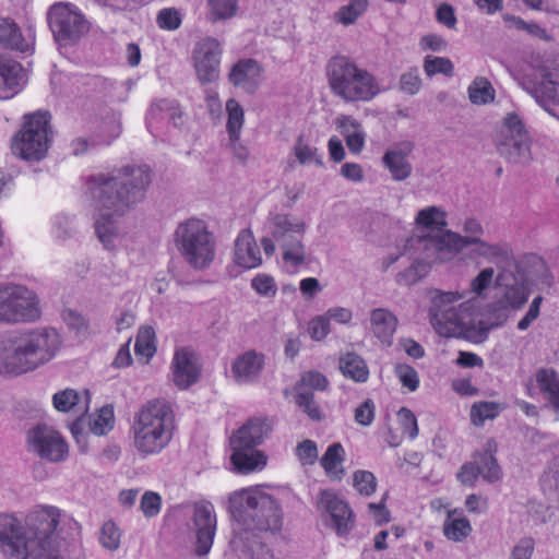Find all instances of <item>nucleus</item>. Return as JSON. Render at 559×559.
Returning <instances> with one entry per match:
<instances>
[{
    "mask_svg": "<svg viewBox=\"0 0 559 559\" xmlns=\"http://www.w3.org/2000/svg\"><path fill=\"white\" fill-rule=\"evenodd\" d=\"M397 421L402 429L403 435L407 436L409 440L417 438L419 429L415 414L407 407H402L397 412Z\"/></svg>",
    "mask_w": 559,
    "mask_h": 559,
    "instance_id": "obj_55",
    "label": "nucleus"
},
{
    "mask_svg": "<svg viewBox=\"0 0 559 559\" xmlns=\"http://www.w3.org/2000/svg\"><path fill=\"white\" fill-rule=\"evenodd\" d=\"M280 247L283 250L285 265L296 270L306 262V250L301 238L283 242Z\"/></svg>",
    "mask_w": 559,
    "mask_h": 559,
    "instance_id": "obj_41",
    "label": "nucleus"
},
{
    "mask_svg": "<svg viewBox=\"0 0 559 559\" xmlns=\"http://www.w3.org/2000/svg\"><path fill=\"white\" fill-rule=\"evenodd\" d=\"M429 299L430 323L437 334L444 338L454 336V293L430 289Z\"/></svg>",
    "mask_w": 559,
    "mask_h": 559,
    "instance_id": "obj_16",
    "label": "nucleus"
},
{
    "mask_svg": "<svg viewBox=\"0 0 559 559\" xmlns=\"http://www.w3.org/2000/svg\"><path fill=\"white\" fill-rule=\"evenodd\" d=\"M338 128L348 150L355 154L359 153L365 145V133L360 123L352 117L343 116L338 119Z\"/></svg>",
    "mask_w": 559,
    "mask_h": 559,
    "instance_id": "obj_36",
    "label": "nucleus"
},
{
    "mask_svg": "<svg viewBox=\"0 0 559 559\" xmlns=\"http://www.w3.org/2000/svg\"><path fill=\"white\" fill-rule=\"evenodd\" d=\"M403 254L413 259V263L404 271L397 273L396 283L402 286H412L426 277L433 264L449 261L450 259H430L423 250H408L407 242L404 245Z\"/></svg>",
    "mask_w": 559,
    "mask_h": 559,
    "instance_id": "obj_22",
    "label": "nucleus"
},
{
    "mask_svg": "<svg viewBox=\"0 0 559 559\" xmlns=\"http://www.w3.org/2000/svg\"><path fill=\"white\" fill-rule=\"evenodd\" d=\"M28 450L50 462L63 461L68 445L61 435L50 427L39 425L27 433Z\"/></svg>",
    "mask_w": 559,
    "mask_h": 559,
    "instance_id": "obj_15",
    "label": "nucleus"
},
{
    "mask_svg": "<svg viewBox=\"0 0 559 559\" xmlns=\"http://www.w3.org/2000/svg\"><path fill=\"white\" fill-rule=\"evenodd\" d=\"M47 19L55 39L61 45L78 41L90 28L81 10L72 3H55L49 8Z\"/></svg>",
    "mask_w": 559,
    "mask_h": 559,
    "instance_id": "obj_13",
    "label": "nucleus"
},
{
    "mask_svg": "<svg viewBox=\"0 0 559 559\" xmlns=\"http://www.w3.org/2000/svg\"><path fill=\"white\" fill-rule=\"evenodd\" d=\"M498 154L518 167H527L533 160L532 139L519 115L508 114L496 140Z\"/></svg>",
    "mask_w": 559,
    "mask_h": 559,
    "instance_id": "obj_11",
    "label": "nucleus"
},
{
    "mask_svg": "<svg viewBox=\"0 0 559 559\" xmlns=\"http://www.w3.org/2000/svg\"><path fill=\"white\" fill-rule=\"evenodd\" d=\"M452 69V62L448 58L427 56L424 60V70L428 76L436 74L450 75Z\"/></svg>",
    "mask_w": 559,
    "mask_h": 559,
    "instance_id": "obj_56",
    "label": "nucleus"
},
{
    "mask_svg": "<svg viewBox=\"0 0 559 559\" xmlns=\"http://www.w3.org/2000/svg\"><path fill=\"white\" fill-rule=\"evenodd\" d=\"M51 233L60 242H64L66 240L74 237L76 234L74 217L63 213L55 215L52 218Z\"/></svg>",
    "mask_w": 559,
    "mask_h": 559,
    "instance_id": "obj_45",
    "label": "nucleus"
},
{
    "mask_svg": "<svg viewBox=\"0 0 559 559\" xmlns=\"http://www.w3.org/2000/svg\"><path fill=\"white\" fill-rule=\"evenodd\" d=\"M447 214L439 206H427L415 217L414 234L406 239L408 250H423L430 259L454 257V234L447 228Z\"/></svg>",
    "mask_w": 559,
    "mask_h": 559,
    "instance_id": "obj_8",
    "label": "nucleus"
},
{
    "mask_svg": "<svg viewBox=\"0 0 559 559\" xmlns=\"http://www.w3.org/2000/svg\"><path fill=\"white\" fill-rule=\"evenodd\" d=\"M22 66L7 56L0 55V99H10L23 87Z\"/></svg>",
    "mask_w": 559,
    "mask_h": 559,
    "instance_id": "obj_27",
    "label": "nucleus"
},
{
    "mask_svg": "<svg viewBox=\"0 0 559 559\" xmlns=\"http://www.w3.org/2000/svg\"><path fill=\"white\" fill-rule=\"evenodd\" d=\"M295 401L298 407L301 408L311 420H320L322 418L321 409L314 401L312 392L295 391Z\"/></svg>",
    "mask_w": 559,
    "mask_h": 559,
    "instance_id": "obj_54",
    "label": "nucleus"
},
{
    "mask_svg": "<svg viewBox=\"0 0 559 559\" xmlns=\"http://www.w3.org/2000/svg\"><path fill=\"white\" fill-rule=\"evenodd\" d=\"M52 131L47 111L24 115L20 130L11 141L12 153L25 160H40L48 152Z\"/></svg>",
    "mask_w": 559,
    "mask_h": 559,
    "instance_id": "obj_10",
    "label": "nucleus"
},
{
    "mask_svg": "<svg viewBox=\"0 0 559 559\" xmlns=\"http://www.w3.org/2000/svg\"><path fill=\"white\" fill-rule=\"evenodd\" d=\"M52 404L58 412L68 413L75 409L76 412L87 411L90 404V392L84 391L80 395L73 389L59 391L52 396Z\"/></svg>",
    "mask_w": 559,
    "mask_h": 559,
    "instance_id": "obj_35",
    "label": "nucleus"
},
{
    "mask_svg": "<svg viewBox=\"0 0 559 559\" xmlns=\"http://www.w3.org/2000/svg\"><path fill=\"white\" fill-rule=\"evenodd\" d=\"M229 82L246 94H254L264 81V68L254 59H239L228 73Z\"/></svg>",
    "mask_w": 559,
    "mask_h": 559,
    "instance_id": "obj_19",
    "label": "nucleus"
},
{
    "mask_svg": "<svg viewBox=\"0 0 559 559\" xmlns=\"http://www.w3.org/2000/svg\"><path fill=\"white\" fill-rule=\"evenodd\" d=\"M0 43L8 48L26 52L33 46V38L25 39L12 20L0 16Z\"/></svg>",
    "mask_w": 559,
    "mask_h": 559,
    "instance_id": "obj_34",
    "label": "nucleus"
},
{
    "mask_svg": "<svg viewBox=\"0 0 559 559\" xmlns=\"http://www.w3.org/2000/svg\"><path fill=\"white\" fill-rule=\"evenodd\" d=\"M344 460V449L341 443H333L321 457L320 463L329 476L337 475V466Z\"/></svg>",
    "mask_w": 559,
    "mask_h": 559,
    "instance_id": "obj_51",
    "label": "nucleus"
},
{
    "mask_svg": "<svg viewBox=\"0 0 559 559\" xmlns=\"http://www.w3.org/2000/svg\"><path fill=\"white\" fill-rule=\"evenodd\" d=\"M294 154L300 165L323 166L321 155L317 147L310 145L302 136H299L294 145Z\"/></svg>",
    "mask_w": 559,
    "mask_h": 559,
    "instance_id": "obj_46",
    "label": "nucleus"
},
{
    "mask_svg": "<svg viewBox=\"0 0 559 559\" xmlns=\"http://www.w3.org/2000/svg\"><path fill=\"white\" fill-rule=\"evenodd\" d=\"M338 366L344 377L357 383H365L369 379V368L366 360L355 352L342 354Z\"/></svg>",
    "mask_w": 559,
    "mask_h": 559,
    "instance_id": "obj_33",
    "label": "nucleus"
},
{
    "mask_svg": "<svg viewBox=\"0 0 559 559\" xmlns=\"http://www.w3.org/2000/svg\"><path fill=\"white\" fill-rule=\"evenodd\" d=\"M317 508L331 518L337 535L345 536L354 527L355 516L350 507L335 491L321 490L317 497Z\"/></svg>",
    "mask_w": 559,
    "mask_h": 559,
    "instance_id": "obj_18",
    "label": "nucleus"
},
{
    "mask_svg": "<svg viewBox=\"0 0 559 559\" xmlns=\"http://www.w3.org/2000/svg\"><path fill=\"white\" fill-rule=\"evenodd\" d=\"M476 466L479 468L480 476L489 483H495L501 478V468L491 453L485 452L481 454Z\"/></svg>",
    "mask_w": 559,
    "mask_h": 559,
    "instance_id": "obj_50",
    "label": "nucleus"
},
{
    "mask_svg": "<svg viewBox=\"0 0 559 559\" xmlns=\"http://www.w3.org/2000/svg\"><path fill=\"white\" fill-rule=\"evenodd\" d=\"M228 510L233 519L249 531L275 534L283 527L278 502L271 495L254 488H242L230 493Z\"/></svg>",
    "mask_w": 559,
    "mask_h": 559,
    "instance_id": "obj_6",
    "label": "nucleus"
},
{
    "mask_svg": "<svg viewBox=\"0 0 559 559\" xmlns=\"http://www.w3.org/2000/svg\"><path fill=\"white\" fill-rule=\"evenodd\" d=\"M296 455L302 465H313L318 460L317 444L312 440H304L296 448Z\"/></svg>",
    "mask_w": 559,
    "mask_h": 559,
    "instance_id": "obj_60",
    "label": "nucleus"
},
{
    "mask_svg": "<svg viewBox=\"0 0 559 559\" xmlns=\"http://www.w3.org/2000/svg\"><path fill=\"white\" fill-rule=\"evenodd\" d=\"M394 373L403 388H406L409 392H415L419 388L420 380L418 372L412 366L407 364H396Z\"/></svg>",
    "mask_w": 559,
    "mask_h": 559,
    "instance_id": "obj_53",
    "label": "nucleus"
},
{
    "mask_svg": "<svg viewBox=\"0 0 559 559\" xmlns=\"http://www.w3.org/2000/svg\"><path fill=\"white\" fill-rule=\"evenodd\" d=\"M399 320L385 308H376L370 312V330L372 335L384 346H391Z\"/></svg>",
    "mask_w": 559,
    "mask_h": 559,
    "instance_id": "obj_28",
    "label": "nucleus"
},
{
    "mask_svg": "<svg viewBox=\"0 0 559 559\" xmlns=\"http://www.w3.org/2000/svg\"><path fill=\"white\" fill-rule=\"evenodd\" d=\"M234 262L246 270L262 264L261 251L251 230L242 229L238 234L235 240Z\"/></svg>",
    "mask_w": 559,
    "mask_h": 559,
    "instance_id": "obj_26",
    "label": "nucleus"
},
{
    "mask_svg": "<svg viewBox=\"0 0 559 559\" xmlns=\"http://www.w3.org/2000/svg\"><path fill=\"white\" fill-rule=\"evenodd\" d=\"M226 111H227V123L226 129L228 132V136H233L237 139V134H241V130L245 122V111L240 104L230 98L226 102Z\"/></svg>",
    "mask_w": 559,
    "mask_h": 559,
    "instance_id": "obj_44",
    "label": "nucleus"
},
{
    "mask_svg": "<svg viewBox=\"0 0 559 559\" xmlns=\"http://www.w3.org/2000/svg\"><path fill=\"white\" fill-rule=\"evenodd\" d=\"M495 278V270L492 267L483 269L469 283L468 293L474 297L469 302L475 301L476 298L486 297V292L489 289Z\"/></svg>",
    "mask_w": 559,
    "mask_h": 559,
    "instance_id": "obj_48",
    "label": "nucleus"
},
{
    "mask_svg": "<svg viewBox=\"0 0 559 559\" xmlns=\"http://www.w3.org/2000/svg\"><path fill=\"white\" fill-rule=\"evenodd\" d=\"M487 241H484L480 237L463 236L456 233L455 238V250L456 258H469L477 259L484 258L486 252Z\"/></svg>",
    "mask_w": 559,
    "mask_h": 559,
    "instance_id": "obj_37",
    "label": "nucleus"
},
{
    "mask_svg": "<svg viewBox=\"0 0 559 559\" xmlns=\"http://www.w3.org/2000/svg\"><path fill=\"white\" fill-rule=\"evenodd\" d=\"M540 481L545 491H555L559 496V459L554 466L545 472Z\"/></svg>",
    "mask_w": 559,
    "mask_h": 559,
    "instance_id": "obj_64",
    "label": "nucleus"
},
{
    "mask_svg": "<svg viewBox=\"0 0 559 559\" xmlns=\"http://www.w3.org/2000/svg\"><path fill=\"white\" fill-rule=\"evenodd\" d=\"M263 367L264 355L255 350H247L235 358L230 371L238 384H251L258 381Z\"/></svg>",
    "mask_w": 559,
    "mask_h": 559,
    "instance_id": "obj_24",
    "label": "nucleus"
},
{
    "mask_svg": "<svg viewBox=\"0 0 559 559\" xmlns=\"http://www.w3.org/2000/svg\"><path fill=\"white\" fill-rule=\"evenodd\" d=\"M353 486L361 496L370 497L377 489V478L371 472L359 469L353 474Z\"/></svg>",
    "mask_w": 559,
    "mask_h": 559,
    "instance_id": "obj_52",
    "label": "nucleus"
},
{
    "mask_svg": "<svg viewBox=\"0 0 559 559\" xmlns=\"http://www.w3.org/2000/svg\"><path fill=\"white\" fill-rule=\"evenodd\" d=\"M485 259L496 264L501 270H510L512 262L516 261L512 254L511 248L507 243L487 242Z\"/></svg>",
    "mask_w": 559,
    "mask_h": 559,
    "instance_id": "obj_39",
    "label": "nucleus"
},
{
    "mask_svg": "<svg viewBox=\"0 0 559 559\" xmlns=\"http://www.w3.org/2000/svg\"><path fill=\"white\" fill-rule=\"evenodd\" d=\"M134 350L146 359L153 357L156 352L155 331L152 326H142L136 335Z\"/></svg>",
    "mask_w": 559,
    "mask_h": 559,
    "instance_id": "obj_47",
    "label": "nucleus"
},
{
    "mask_svg": "<svg viewBox=\"0 0 559 559\" xmlns=\"http://www.w3.org/2000/svg\"><path fill=\"white\" fill-rule=\"evenodd\" d=\"M192 523L197 538L194 551L198 556L207 555L216 534L217 519L214 506L210 501L194 503Z\"/></svg>",
    "mask_w": 559,
    "mask_h": 559,
    "instance_id": "obj_17",
    "label": "nucleus"
},
{
    "mask_svg": "<svg viewBox=\"0 0 559 559\" xmlns=\"http://www.w3.org/2000/svg\"><path fill=\"white\" fill-rule=\"evenodd\" d=\"M496 285L501 295L491 306V313L487 320H475L473 314L468 320L464 312V304L456 309V337L479 344L487 337L491 329L501 326L508 320L510 310H521L530 297V287L524 275H515L510 270H501L496 277Z\"/></svg>",
    "mask_w": 559,
    "mask_h": 559,
    "instance_id": "obj_3",
    "label": "nucleus"
},
{
    "mask_svg": "<svg viewBox=\"0 0 559 559\" xmlns=\"http://www.w3.org/2000/svg\"><path fill=\"white\" fill-rule=\"evenodd\" d=\"M251 287L263 297H274L277 292L274 277L265 273L257 274L251 280Z\"/></svg>",
    "mask_w": 559,
    "mask_h": 559,
    "instance_id": "obj_57",
    "label": "nucleus"
},
{
    "mask_svg": "<svg viewBox=\"0 0 559 559\" xmlns=\"http://www.w3.org/2000/svg\"><path fill=\"white\" fill-rule=\"evenodd\" d=\"M538 105H559V64L544 67L540 80L526 88Z\"/></svg>",
    "mask_w": 559,
    "mask_h": 559,
    "instance_id": "obj_23",
    "label": "nucleus"
},
{
    "mask_svg": "<svg viewBox=\"0 0 559 559\" xmlns=\"http://www.w3.org/2000/svg\"><path fill=\"white\" fill-rule=\"evenodd\" d=\"M120 531L112 521L104 523L99 536L100 544L109 549L116 550L120 545Z\"/></svg>",
    "mask_w": 559,
    "mask_h": 559,
    "instance_id": "obj_59",
    "label": "nucleus"
},
{
    "mask_svg": "<svg viewBox=\"0 0 559 559\" xmlns=\"http://www.w3.org/2000/svg\"><path fill=\"white\" fill-rule=\"evenodd\" d=\"M61 346L55 329H35L0 336V372L21 374L51 360Z\"/></svg>",
    "mask_w": 559,
    "mask_h": 559,
    "instance_id": "obj_4",
    "label": "nucleus"
},
{
    "mask_svg": "<svg viewBox=\"0 0 559 559\" xmlns=\"http://www.w3.org/2000/svg\"><path fill=\"white\" fill-rule=\"evenodd\" d=\"M222 52V46L216 38L205 37L195 44L192 60L201 84L213 83L219 78Z\"/></svg>",
    "mask_w": 559,
    "mask_h": 559,
    "instance_id": "obj_14",
    "label": "nucleus"
},
{
    "mask_svg": "<svg viewBox=\"0 0 559 559\" xmlns=\"http://www.w3.org/2000/svg\"><path fill=\"white\" fill-rule=\"evenodd\" d=\"M401 91L408 95H416L421 88V79L417 69L402 74L400 79Z\"/></svg>",
    "mask_w": 559,
    "mask_h": 559,
    "instance_id": "obj_61",
    "label": "nucleus"
},
{
    "mask_svg": "<svg viewBox=\"0 0 559 559\" xmlns=\"http://www.w3.org/2000/svg\"><path fill=\"white\" fill-rule=\"evenodd\" d=\"M411 150L409 144L403 146L399 144L388 150L382 157L383 165L395 181H403L412 174V165L408 160Z\"/></svg>",
    "mask_w": 559,
    "mask_h": 559,
    "instance_id": "obj_29",
    "label": "nucleus"
},
{
    "mask_svg": "<svg viewBox=\"0 0 559 559\" xmlns=\"http://www.w3.org/2000/svg\"><path fill=\"white\" fill-rule=\"evenodd\" d=\"M502 408L499 403L496 402H476L471 407V421L473 425L480 427L488 419H495Z\"/></svg>",
    "mask_w": 559,
    "mask_h": 559,
    "instance_id": "obj_42",
    "label": "nucleus"
},
{
    "mask_svg": "<svg viewBox=\"0 0 559 559\" xmlns=\"http://www.w3.org/2000/svg\"><path fill=\"white\" fill-rule=\"evenodd\" d=\"M152 181L146 166L128 165L90 177L87 190L98 214L95 233L105 249L114 250L123 236L121 216L142 202Z\"/></svg>",
    "mask_w": 559,
    "mask_h": 559,
    "instance_id": "obj_1",
    "label": "nucleus"
},
{
    "mask_svg": "<svg viewBox=\"0 0 559 559\" xmlns=\"http://www.w3.org/2000/svg\"><path fill=\"white\" fill-rule=\"evenodd\" d=\"M175 429L171 405L165 400H151L134 416L133 448L141 457L158 455L170 444Z\"/></svg>",
    "mask_w": 559,
    "mask_h": 559,
    "instance_id": "obj_5",
    "label": "nucleus"
},
{
    "mask_svg": "<svg viewBox=\"0 0 559 559\" xmlns=\"http://www.w3.org/2000/svg\"><path fill=\"white\" fill-rule=\"evenodd\" d=\"M264 228L278 243L301 238L306 233L307 225L298 216L287 213H270L266 217Z\"/></svg>",
    "mask_w": 559,
    "mask_h": 559,
    "instance_id": "obj_20",
    "label": "nucleus"
},
{
    "mask_svg": "<svg viewBox=\"0 0 559 559\" xmlns=\"http://www.w3.org/2000/svg\"><path fill=\"white\" fill-rule=\"evenodd\" d=\"M368 0H348L334 14V20L344 26L353 25L368 9Z\"/></svg>",
    "mask_w": 559,
    "mask_h": 559,
    "instance_id": "obj_38",
    "label": "nucleus"
},
{
    "mask_svg": "<svg viewBox=\"0 0 559 559\" xmlns=\"http://www.w3.org/2000/svg\"><path fill=\"white\" fill-rule=\"evenodd\" d=\"M325 73L332 93L346 103L370 102L381 93L376 76L346 56L332 57Z\"/></svg>",
    "mask_w": 559,
    "mask_h": 559,
    "instance_id": "obj_7",
    "label": "nucleus"
},
{
    "mask_svg": "<svg viewBox=\"0 0 559 559\" xmlns=\"http://www.w3.org/2000/svg\"><path fill=\"white\" fill-rule=\"evenodd\" d=\"M39 318L38 300L27 287L0 284V322H29Z\"/></svg>",
    "mask_w": 559,
    "mask_h": 559,
    "instance_id": "obj_12",
    "label": "nucleus"
},
{
    "mask_svg": "<svg viewBox=\"0 0 559 559\" xmlns=\"http://www.w3.org/2000/svg\"><path fill=\"white\" fill-rule=\"evenodd\" d=\"M468 98L473 104L486 105L495 99V88L485 78H477L468 87Z\"/></svg>",
    "mask_w": 559,
    "mask_h": 559,
    "instance_id": "obj_43",
    "label": "nucleus"
},
{
    "mask_svg": "<svg viewBox=\"0 0 559 559\" xmlns=\"http://www.w3.org/2000/svg\"><path fill=\"white\" fill-rule=\"evenodd\" d=\"M326 377L319 371H306L301 374L299 381L295 384L294 391L312 392V390L323 391L328 386Z\"/></svg>",
    "mask_w": 559,
    "mask_h": 559,
    "instance_id": "obj_49",
    "label": "nucleus"
},
{
    "mask_svg": "<svg viewBox=\"0 0 559 559\" xmlns=\"http://www.w3.org/2000/svg\"><path fill=\"white\" fill-rule=\"evenodd\" d=\"M87 423L90 431L96 436L108 433L115 423L114 407L110 405L103 406L97 413L87 417H79L70 427L73 437L78 442L84 439L82 432L84 425Z\"/></svg>",
    "mask_w": 559,
    "mask_h": 559,
    "instance_id": "obj_25",
    "label": "nucleus"
},
{
    "mask_svg": "<svg viewBox=\"0 0 559 559\" xmlns=\"http://www.w3.org/2000/svg\"><path fill=\"white\" fill-rule=\"evenodd\" d=\"M230 445L233 449L231 463L238 473L248 474L255 469H262L266 465V456L262 451L253 447Z\"/></svg>",
    "mask_w": 559,
    "mask_h": 559,
    "instance_id": "obj_30",
    "label": "nucleus"
},
{
    "mask_svg": "<svg viewBox=\"0 0 559 559\" xmlns=\"http://www.w3.org/2000/svg\"><path fill=\"white\" fill-rule=\"evenodd\" d=\"M162 509V497L155 491L147 490L141 497L140 510L147 519L155 518Z\"/></svg>",
    "mask_w": 559,
    "mask_h": 559,
    "instance_id": "obj_58",
    "label": "nucleus"
},
{
    "mask_svg": "<svg viewBox=\"0 0 559 559\" xmlns=\"http://www.w3.org/2000/svg\"><path fill=\"white\" fill-rule=\"evenodd\" d=\"M173 237L180 257L191 269H209L215 260L216 238L203 219L191 217L179 223Z\"/></svg>",
    "mask_w": 559,
    "mask_h": 559,
    "instance_id": "obj_9",
    "label": "nucleus"
},
{
    "mask_svg": "<svg viewBox=\"0 0 559 559\" xmlns=\"http://www.w3.org/2000/svg\"><path fill=\"white\" fill-rule=\"evenodd\" d=\"M535 549L533 537H522L513 547L509 559H531Z\"/></svg>",
    "mask_w": 559,
    "mask_h": 559,
    "instance_id": "obj_63",
    "label": "nucleus"
},
{
    "mask_svg": "<svg viewBox=\"0 0 559 559\" xmlns=\"http://www.w3.org/2000/svg\"><path fill=\"white\" fill-rule=\"evenodd\" d=\"M171 370L173 381L181 390L194 384L201 371L197 355L189 348H180L175 352Z\"/></svg>",
    "mask_w": 559,
    "mask_h": 559,
    "instance_id": "obj_21",
    "label": "nucleus"
},
{
    "mask_svg": "<svg viewBox=\"0 0 559 559\" xmlns=\"http://www.w3.org/2000/svg\"><path fill=\"white\" fill-rule=\"evenodd\" d=\"M269 430L270 426L265 419L252 418L230 438V444L257 448L263 442Z\"/></svg>",
    "mask_w": 559,
    "mask_h": 559,
    "instance_id": "obj_31",
    "label": "nucleus"
},
{
    "mask_svg": "<svg viewBox=\"0 0 559 559\" xmlns=\"http://www.w3.org/2000/svg\"><path fill=\"white\" fill-rule=\"evenodd\" d=\"M66 523L76 525L52 506L33 511L25 524L12 514H0V551L7 559H64L56 534Z\"/></svg>",
    "mask_w": 559,
    "mask_h": 559,
    "instance_id": "obj_2",
    "label": "nucleus"
},
{
    "mask_svg": "<svg viewBox=\"0 0 559 559\" xmlns=\"http://www.w3.org/2000/svg\"><path fill=\"white\" fill-rule=\"evenodd\" d=\"M157 24L160 28L175 31L181 24V19L176 9H163L157 14Z\"/></svg>",
    "mask_w": 559,
    "mask_h": 559,
    "instance_id": "obj_62",
    "label": "nucleus"
},
{
    "mask_svg": "<svg viewBox=\"0 0 559 559\" xmlns=\"http://www.w3.org/2000/svg\"><path fill=\"white\" fill-rule=\"evenodd\" d=\"M238 2L239 0H207V19L216 23L234 17L238 12Z\"/></svg>",
    "mask_w": 559,
    "mask_h": 559,
    "instance_id": "obj_40",
    "label": "nucleus"
},
{
    "mask_svg": "<svg viewBox=\"0 0 559 559\" xmlns=\"http://www.w3.org/2000/svg\"><path fill=\"white\" fill-rule=\"evenodd\" d=\"M536 382L548 401L547 406L554 411L556 419L559 420V377L557 372L552 369H540L536 373Z\"/></svg>",
    "mask_w": 559,
    "mask_h": 559,
    "instance_id": "obj_32",
    "label": "nucleus"
}]
</instances>
